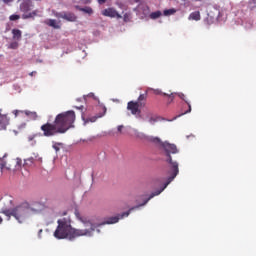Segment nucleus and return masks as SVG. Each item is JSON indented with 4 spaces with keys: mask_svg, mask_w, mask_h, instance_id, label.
<instances>
[{
    "mask_svg": "<svg viewBox=\"0 0 256 256\" xmlns=\"http://www.w3.org/2000/svg\"><path fill=\"white\" fill-rule=\"evenodd\" d=\"M45 206L43 205V203L38 202V201H33V202H28V213L29 215H37V213H41V210L44 208Z\"/></svg>",
    "mask_w": 256,
    "mask_h": 256,
    "instance_id": "nucleus-9",
    "label": "nucleus"
},
{
    "mask_svg": "<svg viewBox=\"0 0 256 256\" xmlns=\"http://www.w3.org/2000/svg\"><path fill=\"white\" fill-rule=\"evenodd\" d=\"M17 113H18V111L16 110V111H15V115H17Z\"/></svg>",
    "mask_w": 256,
    "mask_h": 256,
    "instance_id": "nucleus-42",
    "label": "nucleus"
},
{
    "mask_svg": "<svg viewBox=\"0 0 256 256\" xmlns=\"http://www.w3.org/2000/svg\"><path fill=\"white\" fill-rule=\"evenodd\" d=\"M32 145H35V142L34 143L32 142Z\"/></svg>",
    "mask_w": 256,
    "mask_h": 256,
    "instance_id": "nucleus-45",
    "label": "nucleus"
},
{
    "mask_svg": "<svg viewBox=\"0 0 256 256\" xmlns=\"http://www.w3.org/2000/svg\"><path fill=\"white\" fill-rule=\"evenodd\" d=\"M30 75H33V72H31Z\"/></svg>",
    "mask_w": 256,
    "mask_h": 256,
    "instance_id": "nucleus-44",
    "label": "nucleus"
},
{
    "mask_svg": "<svg viewBox=\"0 0 256 256\" xmlns=\"http://www.w3.org/2000/svg\"><path fill=\"white\" fill-rule=\"evenodd\" d=\"M99 5H103L104 3H107V0H98Z\"/></svg>",
    "mask_w": 256,
    "mask_h": 256,
    "instance_id": "nucleus-34",
    "label": "nucleus"
},
{
    "mask_svg": "<svg viewBox=\"0 0 256 256\" xmlns=\"http://www.w3.org/2000/svg\"><path fill=\"white\" fill-rule=\"evenodd\" d=\"M37 15H39V10H33V11H32V17H33V19H35V17H37Z\"/></svg>",
    "mask_w": 256,
    "mask_h": 256,
    "instance_id": "nucleus-30",
    "label": "nucleus"
},
{
    "mask_svg": "<svg viewBox=\"0 0 256 256\" xmlns=\"http://www.w3.org/2000/svg\"><path fill=\"white\" fill-rule=\"evenodd\" d=\"M82 11L84 13H88V15H91L93 13V9L91 7L83 8Z\"/></svg>",
    "mask_w": 256,
    "mask_h": 256,
    "instance_id": "nucleus-27",
    "label": "nucleus"
},
{
    "mask_svg": "<svg viewBox=\"0 0 256 256\" xmlns=\"http://www.w3.org/2000/svg\"><path fill=\"white\" fill-rule=\"evenodd\" d=\"M76 109H81V110H83V106L76 107Z\"/></svg>",
    "mask_w": 256,
    "mask_h": 256,
    "instance_id": "nucleus-40",
    "label": "nucleus"
},
{
    "mask_svg": "<svg viewBox=\"0 0 256 256\" xmlns=\"http://www.w3.org/2000/svg\"><path fill=\"white\" fill-rule=\"evenodd\" d=\"M7 125H9V118L7 115L0 114V131L7 129Z\"/></svg>",
    "mask_w": 256,
    "mask_h": 256,
    "instance_id": "nucleus-14",
    "label": "nucleus"
},
{
    "mask_svg": "<svg viewBox=\"0 0 256 256\" xmlns=\"http://www.w3.org/2000/svg\"><path fill=\"white\" fill-rule=\"evenodd\" d=\"M154 93L156 95H163L164 92H161V90H154Z\"/></svg>",
    "mask_w": 256,
    "mask_h": 256,
    "instance_id": "nucleus-32",
    "label": "nucleus"
},
{
    "mask_svg": "<svg viewBox=\"0 0 256 256\" xmlns=\"http://www.w3.org/2000/svg\"><path fill=\"white\" fill-rule=\"evenodd\" d=\"M136 1V3H139V1H141V0H135Z\"/></svg>",
    "mask_w": 256,
    "mask_h": 256,
    "instance_id": "nucleus-41",
    "label": "nucleus"
},
{
    "mask_svg": "<svg viewBox=\"0 0 256 256\" xmlns=\"http://www.w3.org/2000/svg\"><path fill=\"white\" fill-rule=\"evenodd\" d=\"M76 218L78 221H81V223H83L85 229H80V231H89L91 229H94L93 232L95 231V229H97V227H99V225H95V223H93L91 220H88L85 217L81 216V213L79 212V210H75L74 212Z\"/></svg>",
    "mask_w": 256,
    "mask_h": 256,
    "instance_id": "nucleus-6",
    "label": "nucleus"
},
{
    "mask_svg": "<svg viewBox=\"0 0 256 256\" xmlns=\"http://www.w3.org/2000/svg\"><path fill=\"white\" fill-rule=\"evenodd\" d=\"M161 15H162L161 11L152 12L150 14V18H152V19H159V17H161Z\"/></svg>",
    "mask_w": 256,
    "mask_h": 256,
    "instance_id": "nucleus-22",
    "label": "nucleus"
},
{
    "mask_svg": "<svg viewBox=\"0 0 256 256\" xmlns=\"http://www.w3.org/2000/svg\"><path fill=\"white\" fill-rule=\"evenodd\" d=\"M87 97H95V94L90 93L87 96H84V101H87Z\"/></svg>",
    "mask_w": 256,
    "mask_h": 256,
    "instance_id": "nucleus-31",
    "label": "nucleus"
},
{
    "mask_svg": "<svg viewBox=\"0 0 256 256\" xmlns=\"http://www.w3.org/2000/svg\"><path fill=\"white\" fill-rule=\"evenodd\" d=\"M57 228L54 231V237L56 239H69V241H75L77 237H91L93 230H81L71 226V219L61 218L57 220Z\"/></svg>",
    "mask_w": 256,
    "mask_h": 256,
    "instance_id": "nucleus-3",
    "label": "nucleus"
},
{
    "mask_svg": "<svg viewBox=\"0 0 256 256\" xmlns=\"http://www.w3.org/2000/svg\"><path fill=\"white\" fill-rule=\"evenodd\" d=\"M75 111L69 110L58 114L54 122H46L41 125L40 131H42L43 137H55L56 135H64L69 129L75 127Z\"/></svg>",
    "mask_w": 256,
    "mask_h": 256,
    "instance_id": "nucleus-1",
    "label": "nucleus"
},
{
    "mask_svg": "<svg viewBox=\"0 0 256 256\" xmlns=\"http://www.w3.org/2000/svg\"><path fill=\"white\" fill-rule=\"evenodd\" d=\"M157 121V119H155V118H153V117H151L150 119H149V123H155Z\"/></svg>",
    "mask_w": 256,
    "mask_h": 256,
    "instance_id": "nucleus-35",
    "label": "nucleus"
},
{
    "mask_svg": "<svg viewBox=\"0 0 256 256\" xmlns=\"http://www.w3.org/2000/svg\"><path fill=\"white\" fill-rule=\"evenodd\" d=\"M28 207L29 202L23 201L12 209L2 208L0 213L8 217V221L11 219V217H14V219H16V221L19 223H25V221L31 217Z\"/></svg>",
    "mask_w": 256,
    "mask_h": 256,
    "instance_id": "nucleus-4",
    "label": "nucleus"
},
{
    "mask_svg": "<svg viewBox=\"0 0 256 256\" xmlns=\"http://www.w3.org/2000/svg\"><path fill=\"white\" fill-rule=\"evenodd\" d=\"M5 200L8 201V203H10V205H13V197L11 196H6Z\"/></svg>",
    "mask_w": 256,
    "mask_h": 256,
    "instance_id": "nucleus-28",
    "label": "nucleus"
},
{
    "mask_svg": "<svg viewBox=\"0 0 256 256\" xmlns=\"http://www.w3.org/2000/svg\"><path fill=\"white\" fill-rule=\"evenodd\" d=\"M175 95H177L180 99H182V101H185L186 105H188V110H186L184 113H182V115H187V113H191V102H189L187 100V98H185V94H183L182 92H174V93H163L164 97H169L168 99V105H170V103H173L174 99H175Z\"/></svg>",
    "mask_w": 256,
    "mask_h": 256,
    "instance_id": "nucleus-5",
    "label": "nucleus"
},
{
    "mask_svg": "<svg viewBox=\"0 0 256 256\" xmlns=\"http://www.w3.org/2000/svg\"><path fill=\"white\" fill-rule=\"evenodd\" d=\"M102 15H104V17H111L116 19H121L123 17L121 16V14L117 13V10H115V8L104 9L102 11Z\"/></svg>",
    "mask_w": 256,
    "mask_h": 256,
    "instance_id": "nucleus-12",
    "label": "nucleus"
},
{
    "mask_svg": "<svg viewBox=\"0 0 256 256\" xmlns=\"http://www.w3.org/2000/svg\"><path fill=\"white\" fill-rule=\"evenodd\" d=\"M12 1H13V0H3V3L8 4V3H12Z\"/></svg>",
    "mask_w": 256,
    "mask_h": 256,
    "instance_id": "nucleus-36",
    "label": "nucleus"
},
{
    "mask_svg": "<svg viewBox=\"0 0 256 256\" xmlns=\"http://www.w3.org/2000/svg\"><path fill=\"white\" fill-rule=\"evenodd\" d=\"M55 17H57V19H65V21H70L72 23L77 21V16L72 12H58L55 14Z\"/></svg>",
    "mask_w": 256,
    "mask_h": 256,
    "instance_id": "nucleus-10",
    "label": "nucleus"
},
{
    "mask_svg": "<svg viewBox=\"0 0 256 256\" xmlns=\"http://www.w3.org/2000/svg\"><path fill=\"white\" fill-rule=\"evenodd\" d=\"M41 233H43V229H40L38 232V237H41Z\"/></svg>",
    "mask_w": 256,
    "mask_h": 256,
    "instance_id": "nucleus-37",
    "label": "nucleus"
},
{
    "mask_svg": "<svg viewBox=\"0 0 256 256\" xmlns=\"http://www.w3.org/2000/svg\"><path fill=\"white\" fill-rule=\"evenodd\" d=\"M22 19H33V14H32V12H30V13H24L23 15H22Z\"/></svg>",
    "mask_w": 256,
    "mask_h": 256,
    "instance_id": "nucleus-26",
    "label": "nucleus"
},
{
    "mask_svg": "<svg viewBox=\"0 0 256 256\" xmlns=\"http://www.w3.org/2000/svg\"><path fill=\"white\" fill-rule=\"evenodd\" d=\"M13 39L16 41H21L22 32L19 29H13L12 30Z\"/></svg>",
    "mask_w": 256,
    "mask_h": 256,
    "instance_id": "nucleus-18",
    "label": "nucleus"
},
{
    "mask_svg": "<svg viewBox=\"0 0 256 256\" xmlns=\"http://www.w3.org/2000/svg\"><path fill=\"white\" fill-rule=\"evenodd\" d=\"M131 211H133V208L127 212L122 213L121 215L112 216L108 218L107 221H104L102 223H95V225H98V227H101V225H113L115 223H119V219H123V217H129Z\"/></svg>",
    "mask_w": 256,
    "mask_h": 256,
    "instance_id": "nucleus-7",
    "label": "nucleus"
},
{
    "mask_svg": "<svg viewBox=\"0 0 256 256\" xmlns=\"http://www.w3.org/2000/svg\"><path fill=\"white\" fill-rule=\"evenodd\" d=\"M123 128H124L123 125H119V126L117 127L118 132L121 133V131H123Z\"/></svg>",
    "mask_w": 256,
    "mask_h": 256,
    "instance_id": "nucleus-33",
    "label": "nucleus"
},
{
    "mask_svg": "<svg viewBox=\"0 0 256 256\" xmlns=\"http://www.w3.org/2000/svg\"><path fill=\"white\" fill-rule=\"evenodd\" d=\"M24 113L27 117H30V119H33V121H35L38 117L37 112H31L29 110H26V111H24Z\"/></svg>",
    "mask_w": 256,
    "mask_h": 256,
    "instance_id": "nucleus-20",
    "label": "nucleus"
},
{
    "mask_svg": "<svg viewBox=\"0 0 256 256\" xmlns=\"http://www.w3.org/2000/svg\"><path fill=\"white\" fill-rule=\"evenodd\" d=\"M181 1L185 2V1H187V0H181Z\"/></svg>",
    "mask_w": 256,
    "mask_h": 256,
    "instance_id": "nucleus-43",
    "label": "nucleus"
},
{
    "mask_svg": "<svg viewBox=\"0 0 256 256\" xmlns=\"http://www.w3.org/2000/svg\"><path fill=\"white\" fill-rule=\"evenodd\" d=\"M145 99H147V92L145 94H140L137 103H141V101H145Z\"/></svg>",
    "mask_w": 256,
    "mask_h": 256,
    "instance_id": "nucleus-25",
    "label": "nucleus"
},
{
    "mask_svg": "<svg viewBox=\"0 0 256 256\" xmlns=\"http://www.w3.org/2000/svg\"><path fill=\"white\" fill-rule=\"evenodd\" d=\"M195 1H201V0H195Z\"/></svg>",
    "mask_w": 256,
    "mask_h": 256,
    "instance_id": "nucleus-46",
    "label": "nucleus"
},
{
    "mask_svg": "<svg viewBox=\"0 0 256 256\" xmlns=\"http://www.w3.org/2000/svg\"><path fill=\"white\" fill-rule=\"evenodd\" d=\"M35 165V158L30 157L24 160V168L28 169V167H33Z\"/></svg>",
    "mask_w": 256,
    "mask_h": 256,
    "instance_id": "nucleus-17",
    "label": "nucleus"
},
{
    "mask_svg": "<svg viewBox=\"0 0 256 256\" xmlns=\"http://www.w3.org/2000/svg\"><path fill=\"white\" fill-rule=\"evenodd\" d=\"M1 163H3V160L0 158L1 169H3V164H1Z\"/></svg>",
    "mask_w": 256,
    "mask_h": 256,
    "instance_id": "nucleus-38",
    "label": "nucleus"
},
{
    "mask_svg": "<svg viewBox=\"0 0 256 256\" xmlns=\"http://www.w3.org/2000/svg\"><path fill=\"white\" fill-rule=\"evenodd\" d=\"M19 19H21V16L18 14H12L9 16L10 21H19Z\"/></svg>",
    "mask_w": 256,
    "mask_h": 256,
    "instance_id": "nucleus-23",
    "label": "nucleus"
},
{
    "mask_svg": "<svg viewBox=\"0 0 256 256\" xmlns=\"http://www.w3.org/2000/svg\"><path fill=\"white\" fill-rule=\"evenodd\" d=\"M59 145H61V143H56L52 146L56 152L60 150Z\"/></svg>",
    "mask_w": 256,
    "mask_h": 256,
    "instance_id": "nucleus-29",
    "label": "nucleus"
},
{
    "mask_svg": "<svg viewBox=\"0 0 256 256\" xmlns=\"http://www.w3.org/2000/svg\"><path fill=\"white\" fill-rule=\"evenodd\" d=\"M139 107H141V103L139 102H128L127 109L128 111H131L132 115H139L141 113V110H139Z\"/></svg>",
    "mask_w": 256,
    "mask_h": 256,
    "instance_id": "nucleus-11",
    "label": "nucleus"
},
{
    "mask_svg": "<svg viewBox=\"0 0 256 256\" xmlns=\"http://www.w3.org/2000/svg\"><path fill=\"white\" fill-rule=\"evenodd\" d=\"M20 3V11L22 13H29L31 10V7H33V1L32 0H19Z\"/></svg>",
    "mask_w": 256,
    "mask_h": 256,
    "instance_id": "nucleus-13",
    "label": "nucleus"
},
{
    "mask_svg": "<svg viewBox=\"0 0 256 256\" xmlns=\"http://www.w3.org/2000/svg\"><path fill=\"white\" fill-rule=\"evenodd\" d=\"M37 137H39L38 133L28 136L29 143H33V141H35V139H37Z\"/></svg>",
    "mask_w": 256,
    "mask_h": 256,
    "instance_id": "nucleus-24",
    "label": "nucleus"
},
{
    "mask_svg": "<svg viewBox=\"0 0 256 256\" xmlns=\"http://www.w3.org/2000/svg\"><path fill=\"white\" fill-rule=\"evenodd\" d=\"M45 25H48V27H53V29H61V25L57 23V20L55 19H48L44 21Z\"/></svg>",
    "mask_w": 256,
    "mask_h": 256,
    "instance_id": "nucleus-15",
    "label": "nucleus"
},
{
    "mask_svg": "<svg viewBox=\"0 0 256 256\" xmlns=\"http://www.w3.org/2000/svg\"><path fill=\"white\" fill-rule=\"evenodd\" d=\"M103 113L101 115H98V116H95V117H92V118H89V121L91 123H95L97 121V119H100V117H103V115H105L107 113V108L106 107H103Z\"/></svg>",
    "mask_w": 256,
    "mask_h": 256,
    "instance_id": "nucleus-21",
    "label": "nucleus"
},
{
    "mask_svg": "<svg viewBox=\"0 0 256 256\" xmlns=\"http://www.w3.org/2000/svg\"><path fill=\"white\" fill-rule=\"evenodd\" d=\"M134 135L136 139H139L140 141H147L148 143H154V145L160 143L159 137L147 136L145 133L137 130H135Z\"/></svg>",
    "mask_w": 256,
    "mask_h": 256,
    "instance_id": "nucleus-8",
    "label": "nucleus"
},
{
    "mask_svg": "<svg viewBox=\"0 0 256 256\" xmlns=\"http://www.w3.org/2000/svg\"><path fill=\"white\" fill-rule=\"evenodd\" d=\"M189 19L192 21H201V12L195 11L189 15Z\"/></svg>",
    "mask_w": 256,
    "mask_h": 256,
    "instance_id": "nucleus-16",
    "label": "nucleus"
},
{
    "mask_svg": "<svg viewBox=\"0 0 256 256\" xmlns=\"http://www.w3.org/2000/svg\"><path fill=\"white\" fill-rule=\"evenodd\" d=\"M3 223V218L0 216V225Z\"/></svg>",
    "mask_w": 256,
    "mask_h": 256,
    "instance_id": "nucleus-39",
    "label": "nucleus"
},
{
    "mask_svg": "<svg viewBox=\"0 0 256 256\" xmlns=\"http://www.w3.org/2000/svg\"><path fill=\"white\" fill-rule=\"evenodd\" d=\"M177 13V10L175 8L166 9L163 11V15L165 17H169L170 15H175Z\"/></svg>",
    "mask_w": 256,
    "mask_h": 256,
    "instance_id": "nucleus-19",
    "label": "nucleus"
},
{
    "mask_svg": "<svg viewBox=\"0 0 256 256\" xmlns=\"http://www.w3.org/2000/svg\"><path fill=\"white\" fill-rule=\"evenodd\" d=\"M159 141L160 142H156V145H158L162 155L166 157V163L171 165L170 177L168 178L167 183L164 185L162 189L152 193L142 204L138 205L136 209H139V207H143V205H147V203H149V201H151L153 197H157V195H161V193L165 191V188L167 187V185H169V183H171V181H173V179H175V177L179 175V163H177V161H173V158L171 157V155H177V153H179V149L177 148V145L171 144L169 142H163L161 141V138H159Z\"/></svg>",
    "mask_w": 256,
    "mask_h": 256,
    "instance_id": "nucleus-2",
    "label": "nucleus"
}]
</instances>
